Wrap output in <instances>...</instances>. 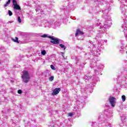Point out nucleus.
Returning a JSON list of instances; mask_svg holds the SVG:
<instances>
[{
	"label": "nucleus",
	"mask_w": 127,
	"mask_h": 127,
	"mask_svg": "<svg viewBox=\"0 0 127 127\" xmlns=\"http://www.w3.org/2000/svg\"><path fill=\"white\" fill-rule=\"evenodd\" d=\"M110 8L106 9L105 10H103L102 12L103 13L102 15L103 18L106 19L104 23L100 26L101 30H99V32L96 35L95 37V40L98 41V47H101L104 45L105 42L107 43L108 40H100L102 36L101 34L102 33H105L108 31V28L111 27L112 26V19H111V16L109 15V12L110 11Z\"/></svg>",
	"instance_id": "obj_1"
},
{
	"label": "nucleus",
	"mask_w": 127,
	"mask_h": 127,
	"mask_svg": "<svg viewBox=\"0 0 127 127\" xmlns=\"http://www.w3.org/2000/svg\"><path fill=\"white\" fill-rule=\"evenodd\" d=\"M87 92L88 93L93 92V86L92 85L89 84L84 89H81V94H83V95L78 96V99L76 101L77 106L73 110L75 111L74 112L75 116H80V110L84 107L85 102L87 99Z\"/></svg>",
	"instance_id": "obj_2"
},
{
	"label": "nucleus",
	"mask_w": 127,
	"mask_h": 127,
	"mask_svg": "<svg viewBox=\"0 0 127 127\" xmlns=\"http://www.w3.org/2000/svg\"><path fill=\"white\" fill-rule=\"evenodd\" d=\"M91 61L92 62L91 63L90 66L91 69H94L95 73V74H94L93 76L91 85H96V84H97V82H98V81H100V78H99L97 76H99V75L101 74V72H102V70L104 69L105 66L103 64H101L98 66H97V64L96 63L95 59H93Z\"/></svg>",
	"instance_id": "obj_3"
},
{
	"label": "nucleus",
	"mask_w": 127,
	"mask_h": 127,
	"mask_svg": "<svg viewBox=\"0 0 127 127\" xmlns=\"http://www.w3.org/2000/svg\"><path fill=\"white\" fill-rule=\"evenodd\" d=\"M89 45L90 47H92V50H91V52L88 54H85V55L90 56V58L93 57L95 56V57H98L100 56V53H99L98 49L96 47V45L93 44V42L89 41Z\"/></svg>",
	"instance_id": "obj_4"
},
{
	"label": "nucleus",
	"mask_w": 127,
	"mask_h": 127,
	"mask_svg": "<svg viewBox=\"0 0 127 127\" xmlns=\"http://www.w3.org/2000/svg\"><path fill=\"white\" fill-rule=\"evenodd\" d=\"M23 74L22 75V78L24 83H28L30 79V76L29 73L27 70H24L22 72Z\"/></svg>",
	"instance_id": "obj_5"
},
{
	"label": "nucleus",
	"mask_w": 127,
	"mask_h": 127,
	"mask_svg": "<svg viewBox=\"0 0 127 127\" xmlns=\"http://www.w3.org/2000/svg\"><path fill=\"white\" fill-rule=\"evenodd\" d=\"M74 7V3H71L67 6H63L61 8V10L62 11H64V13H69L70 12V10H73Z\"/></svg>",
	"instance_id": "obj_6"
},
{
	"label": "nucleus",
	"mask_w": 127,
	"mask_h": 127,
	"mask_svg": "<svg viewBox=\"0 0 127 127\" xmlns=\"http://www.w3.org/2000/svg\"><path fill=\"white\" fill-rule=\"evenodd\" d=\"M119 1H120V3H121V12L122 14L125 15V13L126 12V9L124 8V7L127 6L126 3H127V0H119Z\"/></svg>",
	"instance_id": "obj_7"
},
{
	"label": "nucleus",
	"mask_w": 127,
	"mask_h": 127,
	"mask_svg": "<svg viewBox=\"0 0 127 127\" xmlns=\"http://www.w3.org/2000/svg\"><path fill=\"white\" fill-rule=\"evenodd\" d=\"M109 101L111 107L114 108L116 106L117 99L113 96H110L109 98Z\"/></svg>",
	"instance_id": "obj_8"
},
{
	"label": "nucleus",
	"mask_w": 127,
	"mask_h": 127,
	"mask_svg": "<svg viewBox=\"0 0 127 127\" xmlns=\"http://www.w3.org/2000/svg\"><path fill=\"white\" fill-rule=\"evenodd\" d=\"M48 38H50L51 40L50 42L51 43H53V44H58L60 42V40L58 38H55L53 36H49Z\"/></svg>",
	"instance_id": "obj_9"
},
{
	"label": "nucleus",
	"mask_w": 127,
	"mask_h": 127,
	"mask_svg": "<svg viewBox=\"0 0 127 127\" xmlns=\"http://www.w3.org/2000/svg\"><path fill=\"white\" fill-rule=\"evenodd\" d=\"M123 20L125 24L122 25L121 28V31H123V32L126 33V32H127V23L126 22V20H125V19H123Z\"/></svg>",
	"instance_id": "obj_10"
},
{
	"label": "nucleus",
	"mask_w": 127,
	"mask_h": 127,
	"mask_svg": "<svg viewBox=\"0 0 127 127\" xmlns=\"http://www.w3.org/2000/svg\"><path fill=\"white\" fill-rule=\"evenodd\" d=\"M121 118V123L122 124H120V127H123L124 126V124L126 122H127V116L126 115H120Z\"/></svg>",
	"instance_id": "obj_11"
},
{
	"label": "nucleus",
	"mask_w": 127,
	"mask_h": 127,
	"mask_svg": "<svg viewBox=\"0 0 127 127\" xmlns=\"http://www.w3.org/2000/svg\"><path fill=\"white\" fill-rule=\"evenodd\" d=\"M61 91V88H56L53 90V93H52V95H58L59 94V92Z\"/></svg>",
	"instance_id": "obj_12"
},
{
	"label": "nucleus",
	"mask_w": 127,
	"mask_h": 127,
	"mask_svg": "<svg viewBox=\"0 0 127 127\" xmlns=\"http://www.w3.org/2000/svg\"><path fill=\"white\" fill-rule=\"evenodd\" d=\"M92 77H91V75L89 74V73H87V74H86L84 76V80L85 82H87V81H89L90 79H91Z\"/></svg>",
	"instance_id": "obj_13"
},
{
	"label": "nucleus",
	"mask_w": 127,
	"mask_h": 127,
	"mask_svg": "<svg viewBox=\"0 0 127 127\" xmlns=\"http://www.w3.org/2000/svg\"><path fill=\"white\" fill-rule=\"evenodd\" d=\"M104 3V0H96L95 1V3L97 5H99V4L102 5Z\"/></svg>",
	"instance_id": "obj_14"
},
{
	"label": "nucleus",
	"mask_w": 127,
	"mask_h": 127,
	"mask_svg": "<svg viewBox=\"0 0 127 127\" xmlns=\"http://www.w3.org/2000/svg\"><path fill=\"white\" fill-rule=\"evenodd\" d=\"M78 34H80V35H83V34H84V33H83V32L80 31V30L77 29L76 30V32L75 33V36H77L78 35Z\"/></svg>",
	"instance_id": "obj_15"
},
{
	"label": "nucleus",
	"mask_w": 127,
	"mask_h": 127,
	"mask_svg": "<svg viewBox=\"0 0 127 127\" xmlns=\"http://www.w3.org/2000/svg\"><path fill=\"white\" fill-rule=\"evenodd\" d=\"M14 9H16L17 10H20L21 8H20V6H19V5L17 4L14 5L13 7Z\"/></svg>",
	"instance_id": "obj_16"
},
{
	"label": "nucleus",
	"mask_w": 127,
	"mask_h": 127,
	"mask_svg": "<svg viewBox=\"0 0 127 127\" xmlns=\"http://www.w3.org/2000/svg\"><path fill=\"white\" fill-rule=\"evenodd\" d=\"M45 24L47 26H53V22H49L48 21H46V22H45Z\"/></svg>",
	"instance_id": "obj_17"
},
{
	"label": "nucleus",
	"mask_w": 127,
	"mask_h": 127,
	"mask_svg": "<svg viewBox=\"0 0 127 127\" xmlns=\"http://www.w3.org/2000/svg\"><path fill=\"white\" fill-rule=\"evenodd\" d=\"M11 40L16 43H19V41H18V38L16 37L15 38V39L11 38Z\"/></svg>",
	"instance_id": "obj_18"
},
{
	"label": "nucleus",
	"mask_w": 127,
	"mask_h": 127,
	"mask_svg": "<svg viewBox=\"0 0 127 127\" xmlns=\"http://www.w3.org/2000/svg\"><path fill=\"white\" fill-rule=\"evenodd\" d=\"M96 10V9L93 8H90L88 11L89 13H93L94 11Z\"/></svg>",
	"instance_id": "obj_19"
},
{
	"label": "nucleus",
	"mask_w": 127,
	"mask_h": 127,
	"mask_svg": "<svg viewBox=\"0 0 127 127\" xmlns=\"http://www.w3.org/2000/svg\"><path fill=\"white\" fill-rule=\"evenodd\" d=\"M125 49H124L123 47H121V48L120 49V53H122L123 54V53H125Z\"/></svg>",
	"instance_id": "obj_20"
},
{
	"label": "nucleus",
	"mask_w": 127,
	"mask_h": 127,
	"mask_svg": "<svg viewBox=\"0 0 127 127\" xmlns=\"http://www.w3.org/2000/svg\"><path fill=\"white\" fill-rule=\"evenodd\" d=\"M11 0H8L5 4H4V7H6V6H8V4L10 3V1Z\"/></svg>",
	"instance_id": "obj_21"
},
{
	"label": "nucleus",
	"mask_w": 127,
	"mask_h": 127,
	"mask_svg": "<svg viewBox=\"0 0 127 127\" xmlns=\"http://www.w3.org/2000/svg\"><path fill=\"white\" fill-rule=\"evenodd\" d=\"M60 47L62 48V49H64V50H66V46L63 44H60Z\"/></svg>",
	"instance_id": "obj_22"
},
{
	"label": "nucleus",
	"mask_w": 127,
	"mask_h": 127,
	"mask_svg": "<svg viewBox=\"0 0 127 127\" xmlns=\"http://www.w3.org/2000/svg\"><path fill=\"white\" fill-rule=\"evenodd\" d=\"M86 64V63L83 62L82 61H80V64H79V66L80 67H84V65Z\"/></svg>",
	"instance_id": "obj_23"
},
{
	"label": "nucleus",
	"mask_w": 127,
	"mask_h": 127,
	"mask_svg": "<svg viewBox=\"0 0 127 127\" xmlns=\"http://www.w3.org/2000/svg\"><path fill=\"white\" fill-rule=\"evenodd\" d=\"M41 37H43V38H46V37H49V36L47 34H43V35L41 36Z\"/></svg>",
	"instance_id": "obj_24"
},
{
	"label": "nucleus",
	"mask_w": 127,
	"mask_h": 127,
	"mask_svg": "<svg viewBox=\"0 0 127 127\" xmlns=\"http://www.w3.org/2000/svg\"><path fill=\"white\" fill-rule=\"evenodd\" d=\"M12 3L13 5H16L17 4V2L16 1V0H12Z\"/></svg>",
	"instance_id": "obj_25"
},
{
	"label": "nucleus",
	"mask_w": 127,
	"mask_h": 127,
	"mask_svg": "<svg viewBox=\"0 0 127 127\" xmlns=\"http://www.w3.org/2000/svg\"><path fill=\"white\" fill-rule=\"evenodd\" d=\"M41 54L43 56H45V55L46 54V51H45V50L42 51H41Z\"/></svg>",
	"instance_id": "obj_26"
},
{
	"label": "nucleus",
	"mask_w": 127,
	"mask_h": 127,
	"mask_svg": "<svg viewBox=\"0 0 127 127\" xmlns=\"http://www.w3.org/2000/svg\"><path fill=\"white\" fill-rule=\"evenodd\" d=\"M122 99L123 102H125L126 101V96L125 95H122Z\"/></svg>",
	"instance_id": "obj_27"
},
{
	"label": "nucleus",
	"mask_w": 127,
	"mask_h": 127,
	"mask_svg": "<svg viewBox=\"0 0 127 127\" xmlns=\"http://www.w3.org/2000/svg\"><path fill=\"white\" fill-rule=\"evenodd\" d=\"M53 80H54V76H52L49 78V81H50L51 82H52Z\"/></svg>",
	"instance_id": "obj_28"
},
{
	"label": "nucleus",
	"mask_w": 127,
	"mask_h": 127,
	"mask_svg": "<svg viewBox=\"0 0 127 127\" xmlns=\"http://www.w3.org/2000/svg\"><path fill=\"white\" fill-rule=\"evenodd\" d=\"M44 75H45V77H49L50 74H49V72H45Z\"/></svg>",
	"instance_id": "obj_29"
},
{
	"label": "nucleus",
	"mask_w": 127,
	"mask_h": 127,
	"mask_svg": "<svg viewBox=\"0 0 127 127\" xmlns=\"http://www.w3.org/2000/svg\"><path fill=\"white\" fill-rule=\"evenodd\" d=\"M8 13L9 16H11V15H12V12H11V11H10V10H8Z\"/></svg>",
	"instance_id": "obj_30"
},
{
	"label": "nucleus",
	"mask_w": 127,
	"mask_h": 127,
	"mask_svg": "<svg viewBox=\"0 0 127 127\" xmlns=\"http://www.w3.org/2000/svg\"><path fill=\"white\" fill-rule=\"evenodd\" d=\"M18 22L19 23H21V19H20V17H18Z\"/></svg>",
	"instance_id": "obj_31"
},
{
	"label": "nucleus",
	"mask_w": 127,
	"mask_h": 127,
	"mask_svg": "<svg viewBox=\"0 0 127 127\" xmlns=\"http://www.w3.org/2000/svg\"><path fill=\"white\" fill-rule=\"evenodd\" d=\"M92 126L93 127H98V126H97V123H95V122H94V123H92Z\"/></svg>",
	"instance_id": "obj_32"
},
{
	"label": "nucleus",
	"mask_w": 127,
	"mask_h": 127,
	"mask_svg": "<svg viewBox=\"0 0 127 127\" xmlns=\"http://www.w3.org/2000/svg\"><path fill=\"white\" fill-rule=\"evenodd\" d=\"M123 80H124V81H125L126 82H127V74H126L125 77L123 78Z\"/></svg>",
	"instance_id": "obj_33"
},
{
	"label": "nucleus",
	"mask_w": 127,
	"mask_h": 127,
	"mask_svg": "<svg viewBox=\"0 0 127 127\" xmlns=\"http://www.w3.org/2000/svg\"><path fill=\"white\" fill-rule=\"evenodd\" d=\"M75 60L76 61V64H78V63H79V61H80V59L78 58H76Z\"/></svg>",
	"instance_id": "obj_34"
},
{
	"label": "nucleus",
	"mask_w": 127,
	"mask_h": 127,
	"mask_svg": "<svg viewBox=\"0 0 127 127\" xmlns=\"http://www.w3.org/2000/svg\"><path fill=\"white\" fill-rule=\"evenodd\" d=\"M51 68L52 69V70H55V67L53 65H51Z\"/></svg>",
	"instance_id": "obj_35"
},
{
	"label": "nucleus",
	"mask_w": 127,
	"mask_h": 127,
	"mask_svg": "<svg viewBox=\"0 0 127 127\" xmlns=\"http://www.w3.org/2000/svg\"><path fill=\"white\" fill-rule=\"evenodd\" d=\"M22 93V91L20 89L18 90V94H21Z\"/></svg>",
	"instance_id": "obj_36"
},
{
	"label": "nucleus",
	"mask_w": 127,
	"mask_h": 127,
	"mask_svg": "<svg viewBox=\"0 0 127 127\" xmlns=\"http://www.w3.org/2000/svg\"><path fill=\"white\" fill-rule=\"evenodd\" d=\"M72 116H73V113H68L69 117H72Z\"/></svg>",
	"instance_id": "obj_37"
},
{
	"label": "nucleus",
	"mask_w": 127,
	"mask_h": 127,
	"mask_svg": "<svg viewBox=\"0 0 127 127\" xmlns=\"http://www.w3.org/2000/svg\"><path fill=\"white\" fill-rule=\"evenodd\" d=\"M39 10H40V9H39V8H38L36 9V11H39Z\"/></svg>",
	"instance_id": "obj_38"
},
{
	"label": "nucleus",
	"mask_w": 127,
	"mask_h": 127,
	"mask_svg": "<svg viewBox=\"0 0 127 127\" xmlns=\"http://www.w3.org/2000/svg\"><path fill=\"white\" fill-rule=\"evenodd\" d=\"M100 24H101V23H97V25L99 26V25H100Z\"/></svg>",
	"instance_id": "obj_39"
},
{
	"label": "nucleus",
	"mask_w": 127,
	"mask_h": 127,
	"mask_svg": "<svg viewBox=\"0 0 127 127\" xmlns=\"http://www.w3.org/2000/svg\"><path fill=\"white\" fill-rule=\"evenodd\" d=\"M62 53V56H63V57H64V53Z\"/></svg>",
	"instance_id": "obj_40"
},
{
	"label": "nucleus",
	"mask_w": 127,
	"mask_h": 127,
	"mask_svg": "<svg viewBox=\"0 0 127 127\" xmlns=\"http://www.w3.org/2000/svg\"><path fill=\"white\" fill-rule=\"evenodd\" d=\"M86 1H87V3L88 2V1H89L90 0H86Z\"/></svg>",
	"instance_id": "obj_41"
},
{
	"label": "nucleus",
	"mask_w": 127,
	"mask_h": 127,
	"mask_svg": "<svg viewBox=\"0 0 127 127\" xmlns=\"http://www.w3.org/2000/svg\"><path fill=\"white\" fill-rule=\"evenodd\" d=\"M54 113H56V111H54V112H53V113L54 114Z\"/></svg>",
	"instance_id": "obj_42"
},
{
	"label": "nucleus",
	"mask_w": 127,
	"mask_h": 127,
	"mask_svg": "<svg viewBox=\"0 0 127 127\" xmlns=\"http://www.w3.org/2000/svg\"><path fill=\"white\" fill-rule=\"evenodd\" d=\"M77 48H80V47H79L78 46L77 47Z\"/></svg>",
	"instance_id": "obj_43"
},
{
	"label": "nucleus",
	"mask_w": 127,
	"mask_h": 127,
	"mask_svg": "<svg viewBox=\"0 0 127 127\" xmlns=\"http://www.w3.org/2000/svg\"><path fill=\"white\" fill-rule=\"evenodd\" d=\"M55 126H56V125H54L53 127H55Z\"/></svg>",
	"instance_id": "obj_44"
},
{
	"label": "nucleus",
	"mask_w": 127,
	"mask_h": 127,
	"mask_svg": "<svg viewBox=\"0 0 127 127\" xmlns=\"http://www.w3.org/2000/svg\"><path fill=\"white\" fill-rule=\"evenodd\" d=\"M43 23H44H44H45V21H43Z\"/></svg>",
	"instance_id": "obj_45"
},
{
	"label": "nucleus",
	"mask_w": 127,
	"mask_h": 127,
	"mask_svg": "<svg viewBox=\"0 0 127 127\" xmlns=\"http://www.w3.org/2000/svg\"><path fill=\"white\" fill-rule=\"evenodd\" d=\"M111 2H112V3H113V1H111Z\"/></svg>",
	"instance_id": "obj_46"
},
{
	"label": "nucleus",
	"mask_w": 127,
	"mask_h": 127,
	"mask_svg": "<svg viewBox=\"0 0 127 127\" xmlns=\"http://www.w3.org/2000/svg\"><path fill=\"white\" fill-rule=\"evenodd\" d=\"M98 49H99V50H101V49H100V48H99Z\"/></svg>",
	"instance_id": "obj_47"
},
{
	"label": "nucleus",
	"mask_w": 127,
	"mask_h": 127,
	"mask_svg": "<svg viewBox=\"0 0 127 127\" xmlns=\"http://www.w3.org/2000/svg\"><path fill=\"white\" fill-rule=\"evenodd\" d=\"M89 48H91V47H89Z\"/></svg>",
	"instance_id": "obj_48"
},
{
	"label": "nucleus",
	"mask_w": 127,
	"mask_h": 127,
	"mask_svg": "<svg viewBox=\"0 0 127 127\" xmlns=\"http://www.w3.org/2000/svg\"><path fill=\"white\" fill-rule=\"evenodd\" d=\"M11 82H12V80H11Z\"/></svg>",
	"instance_id": "obj_49"
}]
</instances>
